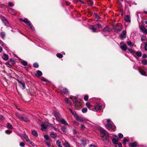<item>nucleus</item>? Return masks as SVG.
<instances>
[{"instance_id":"nucleus-1","label":"nucleus","mask_w":147,"mask_h":147,"mask_svg":"<svg viewBox=\"0 0 147 147\" xmlns=\"http://www.w3.org/2000/svg\"><path fill=\"white\" fill-rule=\"evenodd\" d=\"M100 132L101 134V137L103 139L104 141L106 143L108 142H109V135L108 132L103 129H100Z\"/></svg>"},{"instance_id":"nucleus-2","label":"nucleus","mask_w":147,"mask_h":147,"mask_svg":"<svg viewBox=\"0 0 147 147\" xmlns=\"http://www.w3.org/2000/svg\"><path fill=\"white\" fill-rule=\"evenodd\" d=\"M102 109L101 104L99 103H97L94 106H93V111H95L101 110Z\"/></svg>"},{"instance_id":"nucleus-3","label":"nucleus","mask_w":147,"mask_h":147,"mask_svg":"<svg viewBox=\"0 0 147 147\" xmlns=\"http://www.w3.org/2000/svg\"><path fill=\"white\" fill-rule=\"evenodd\" d=\"M18 118L21 120H23L26 122H28L29 121L28 118L25 115H17Z\"/></svg>"},{"instance_id":"nucleus-4","label":"nucleus","mask_w":147,"mask_h":147,"mask_svg":"<svg viewBox=\"0 0 147 147\" xmlns=\"http://www.w3.org/2000/svg\"><path fill=\"white\" fill-rule=\"evenodd\" d=\"M17 81L20 84V87L23 90L25 89L26 85L24 83L19 80H18Z\"/></svg>"},{"instance_id":"nucleus-5","label":"nucleus","mask_w":147,"mask_h":147,"mask_svg":"<svg viewBox=\"0 0 147 147\" xmlns=\"http://www.w3.org/2000/svg\"><path fill=\"white\" fill-rule=\"evenodd\" d=\"M140 30L144 33L147 34V29H146L144 26H140Z\"/></svg>"},{"instance_id":"nucleus-6","label":"nucleus","mask_w":147,"mask_h":147,"mask_svg":"<svg viewBox=\"0 0 147 147\" xmlns=\"http://www.w3.org/2000/svg\"><path fill=\"white\" fill-rule=\"evenodd\" d=\"M23 21L29 26H30L31 24V22L27 18L25 19Z\"/></svg>"},{"instance_id":"nucleus-7","label":"nucleus","mask_w":147,"mask_h":147,"mask_svg":"<svg viewBox=\"0 0 147 147\" xmlns=\"http://www.w3.org/2000/svg\"><path fill=\"white\" fill-rule=\"evenodd\" d=\"M126 31L123 30L120 36L121 38H125L126 37Z\"/></svg>"},{"instance_id":"nucleus-8","label":"nucleus","mask_w":147,"mask_h":147,"mask_svg":"<svg viewBox=\"0 0 147 147\" xmlns=\"http://www.w3.org/2000/svg\"><path fill=\"white\" fill-rule=\"evenodd\" d=\"M125 20L126 22H129L130 23L131 22L130 17L129 15H127L125 16Z\"/></svg>"},{"instance_id":"nucleus-9","label":"nucleus","mask_w":147,"mask_h":147,"mask_svg":"<svg viewBox=\"0 0 147 147\" xmlns=\"http://www.w3.org/2000/svg\"><path fill=\"white\" fill-rule=\"evenodd\" d=\"M119 26V24H117L114 27V28L115 31L118 32H119L120 30H121V27H118Z\"/></svg>"},{"instance_id":"nucleus-10","label":"nucleus","mask_w":147,"mask_h":147,"mask_svg":"<svg viewBox=\"0 0 147 147\" xmlns=\"http://www.w3.org/2000/svg\"><path fill=\"white\" fill-rule=\"evenodd\" d=\"M74 116L75 118L76 119V120L78 121H79L80 122H82L83 121V119L81 118H80L78 116L76 115V114H75V115H74Z\"/></svg>"},{"instance_id":"nucleus-11","label":"nucleus","mask_w":147,"mask_h":147,"mask_svg":"<svg viewBox=\"0 0 147 147\" xmlns=\"http://www.w3.org/2000/svg\"><path fill=\"white\" fill-rule=\"evenodd\" d=\"M24 137L27 142H28L29 144H32V142L30 141L29 138L26 135H25L24 136Z\"/></svg>"},{"instance_id":"nucleus-12","label":"nucleus","mask_w":147,"mask_h":147,"mask_svg":"<svg viewBox=\"0 0 147 147\" xmlns=\"http://www.w3.org/2000/svg\"><path fill=\"white\" fill-rule=\"evenodd\" d=\"M60 122L63 124L66 125H69L66 121L63 118H62L60 119Z\"/></svg>"},{"instance_id":"nucleus-13","label":"nucleus","mask_w":147,"mask_h":147,"mask_svg":"<svg viewBox=\"0 0 147 147\" xmlns=\"http://www.w3.org/2000/svg\"><path fill=\"white\" fill-rule=\"evenodd\" d=\"M50 136L53 138H55L57 137V134L55 133L51 132L50 134Z\"/></svg>"},{"instance_id":"nucleus-14","label":"nucleus","mask_w":147,"mask_h":147,"mask_svg":"<svg viewBox=\"0 0 147 147\" xmlns=\"http://www.w3.org/2000/svg\"><path fill=\"white\" fill-rule=\"evenodd\" d=\"M110 28L108 26H106L103 29V31L104 32H109L110 31Z\"/></svg>"},{"instance_id":"nucleus-15","label":"nucleus","mask_w":147,"mask_h":147,"mask_svg":"<svg viewBox=\"0 0 147 147\" xmlns=\"http://www.w3.org/2000/svg\"><path fill=\"white\" fill-rule=\"evenodd\" d=\"M86 106L90 110L93 111V106L91 105L90 104H86Z\"/></svg>"},{"instance_id":"nucleus-16","label":"nucleus","mask_w":147,"mask_h":147,"mask_svg":"<svg viewBox=\"0 0 147 147\" xmlns=\"http://www.w3.org/2000/svg\"><path fill=\"white\" fill-rule=\"evenodd\" d=\"M2 20L4 23L5 25V26H7L8 24V21L5 19V18H2Z\"/></svg>"},{"instance_id":"nucleus-17","label":"nucleus","mask_w":147,"mask_h":147,"mask_svg":"<svg viewBox=\"0 0 147 147\" xmlns=\"http://www.w3.org/2000/svg\"><path fill=\"white\" fill-rule=\"evenodd\" d=\"M32 134L34 136L36 137L38 136V134H37V131L35 130L32 131Z\"/></svg>"},{"instance_id":"nucleus-18","label":"nucleus","mask_w":147,"mask_h":147,"mask_svg":"<svg viewBox=\"0 0 147 147\" xmlns=\"http://www.w3.org/2000/svg\"><path fill=\"white\" fill-rule=\"evenodd\" d=\"M105 126L108 129H111L113 127L112 125L109 123H107Z\"/></svg>"},{"instance_id":"nucleus-19","label":"nucleus","mask_w":147,"mask_h":147,"mask_svg":"<svg viewBox=\"0 0 147 147\" xmlns=\"http://www.w3.org/2000/svg\"><path fill=\"white\" fill-rule=\"evenodd\" d=\"M120 48L123 50L126 51L127 49V47L125 44L123 45L120 47Z\"/></svg>"},{"instance_id":"nucleus-20","label":"nucleus","mask_w":147,"mask_h":147,"mask_svg":"<svg viewBox=\"0 0 147 147\" xmlns=\"http://www.w3.org/2000/svg\"><path fill=\"white\" fill-rule=\"evenodd\" d=\"M3 58L4 60H7L8 59V55L5 54H4L3 57Z\"/></svg>"},{"instance_id":"nucleus-21","label":"nucleus","mask_w":147,"mask_h":147,"mask_svg":"<svg viewBox=\"0 0 147 147\" xmlns=\"http://www.w3.org/2000/svg\"><path fill=\"white\" fill-rule=\"evenodd\" d=\"M50 127L51 128V129H53L56 131H59V129L57 128L56 127L53 126L52 125H50Z\"/></svg>"},{"instance_id":"nucleus-22","label":"nucleus","mask_w":147,"mask_h":147,"mask_svg":"<svg viewBox=\"0 0 147 147\" xmlns=\"http://www.w3.org/2000/svg\"><path fill=\"white\" fill-rule=\"evenodd\" d=\"M61 91L62 93H63L65 94H67L68 92L66 88H63L62 90H61Z\"/></svg>"},{"instance_id":"nucleus-23","label":"nucleus","mask_w":147,"mask_h":147,"mask_svg":"<svg viewBox=\"0 0 147 147\" xmlns=\"http://www.w3.org/2000/svg\"><path fill=\"white\" fill-rule=\"evenodd\" d=\"M41 129L43 131L45 130L47 128V126L44 124H42L41 125Z\"/></svg>"},{"instance_id":"nucleus-24","label":"nucleus","mask_w":147,"mask_h":147,"mask_svg":"<svg viewBox=\"0 0 147 147\" xmlns=\"http://www.w3.org/2000/svg\"><path fill=\"white\" fill-rule=\"evenodd\" d=\"M89 28L92 30L93 32H95L96 31V28H95L94 26H92L89 27Z\"/></svg>"},{"instance_id":"nucleus-25","label":"nucleus","mask_w":147,"mask_h":147,"mask_svg":"<svg viewBox=\"0 0 147 147\" xmlns=\"http://www.w3.org/2000/svg\"><path fill=\"white\" fill-rule=\"evenodd\" d=\"M56 144L59 146V147H63L61 145V143L59 140H58L57 141Z\"/></svg>"},{"instance_id":"nucleus-26","label":"nucleus","mask_w":147,"mask_h":147,"mask_svg":"<svg viewBox=\"0 0 147 147\" xmlns=\"http://www.w3.org/2000/svg\"><path fill=\"white\" fill-rule=\"evenodd\" d=\"M64 145L65 147H70V145L67 141H65L64 143Z\"/></svg>"},{"instance_id":"nucleus-27","label":"nucleus","mask_w":147,"mask_h":147,"mask_svg":"<svg viewBox=\"0 0 147 147\" xmlns=\"http://www.w3.org/2000/svg\"><path fill=\"white\" fill-rule=\"evenodd\" d=\"M21 63L24 66H26L28 64V63L26 61L24 60L21 61Z\"/></svg>"},{"instance_id":"nucleus-28","label":"nucleus","mask_w":147,"mask_h":147,"mask_svg":"<svg viewBox=\"0 0 147 147\" xmlns=\"http://www.w3.org/2000/svg\"><path fill=\"white\" fill-rule=\"evenodd\" d=\"M61 129L63 132H66L67 131V129L64 126H62Z\"/></svg>"},{"instance_id":"nucleus-29","label":"nucleus","mask_w":147,"mask_h":147,"mask_svg":"<svg viewBox=\"0 0 147 147\" xmlns=\"http://www.w3.org/2000/svg\"><path fill=\"white\" fill-rule=\"evenodd\" d=\"M112 142L115 144H118V141L115 138H113L112 139Z\"/></svg>"},{"instance_id":"nucleus-30","label":"nucleus","mask_w":147,"mask_h":147,"mask_svg":"<svg viewBox=\"0 0 147 147\" xmlns=\"http://www.w3.org/2000/svg\"><path fill=\"white\" fill-rule=\"evenodd\" d=\"M73 102L75 105H76L78 102L79 101L76 98H74Z\"/></svg>"},{"instance_id":"nucleus-31","label":"nucleus","mask_w":147,"mask_h":147,"mask_svg":"<svg viewBox=\"0 0 147 147\" xmlns=\"http://www.w3.org/2000/svg\"><path fill=\"white\" fill-rule=\"evenodd\" d=\"M130 147H136L137 145L136 143H133L130 144Z\"/></svg>"},{"instance_id":"nucleus-32","label":"nucleus","mask_w":147,"mask_h":147,"mask_svg":"<svg viewBox=\"0 0 147 147\" xmlns=\"http://www.w3.org/2000/svg\"><path fill=\"white\" fill-rule=\"evenodd\" d=\"M136 55L137 56L140 57L142 55V53L140 52L137 51L136 53Z\"/></svg>"},{"instance_id":"nucleus-33","label":"nucleus","mask_w":147,"mask_h":147,"mask_svg":"<svg viewBox=\"0 0 147 147\" xmlns=\"http://www.w3.org/2000/svg\"><path fill=\"white\" fill-rule=\"evenodd\" d=\"M0 35L2 38L4 39L5 37V34L4 32H2L0 33Z\"/></svg>"},{"instance_id":"nucleus-34","label":"nucleus","mask_w":147,"mask_h":147,"mask_svg":"<svg viewBox=\"0 0 147 147\" xmlns=\"http://www.w3.org/2000/svg\"><path fill=\"white\" fill-rule=\"evenodd\" d=\"M7 127L9 129H12L13 128V127L12 126V125L9 123H8L7 124Z\"/></svg>"},{"instance_id":"nucleus-35","label":"nucleus","mask_w":147,"mask_h":147,"mask_svg":"<svg viewBox=\"0 0 147 147\" xmlns=\"http://www.w3.org/2000/svg\"><path fill=\"white\" fill-rule=\"evenodd\" d=\"M127 43L129 46L130 47L132 48L133 45L132 44V43L131 42H127Z\"/></svg>"},{"instance_id":"nucleus-36","label":"nucleus","mask_w":147,"mask_h":147,"mask_svg":"<svg viewBox=\"0 0 147 147\" xmlns=\"http://www.w3.org/2000/svg\"><path fill=\"white\" fill-rule=\"evenodd\" d=\"M142 63L143 65H146L147 64V60L144 59L142 61Z\"/></svg>"},{"instance_id":"nucleus-37","label":"nucleus","mask_w":147,"mask_h":147,"mask_svg":"<svg viewBox=\"0 0 147 147\" xmlns=\"http://www.w3.org/2000/svg\"><path fill=\"white\" fill-rule=\"evenodd\" d=\"M146 39V36L143 35L141 37V40L142 42L144 41Z\"/></svg>"},{"instance_id":"nucleus-38","label":"nucleus","mask_w":147,"mask_h":147,"mask_svg":"<svg viewBox=\"0 0 147 147\" xmlns=\"http://www.w3.org/2000/svg\"><path fill=\"white\" fill-rule=\"evenodd\" d=\"M57 57L59 58H61L63 57V55L60 53H57Z\"/></svg>"},{"instance_id":"nucleus-39","label":"nucleus","mask_w":147,"mask_h":147,"mask_svg":"<svg viewBox=\"0 0 147 147\" xmlns=\"http://www.w3.org/2000/svg\"><path fill=\"white\" fill-rule=\"evenodd\" d=\"M127 51L131 53H133L134 52V51L132 49V48H128L127 49Z\"/></svg>"},{"instance_id":"nucleus-40","label":"nucleus","mask_w":147,"mask_h":147,"mask_svg":"<svg viewBox=\"0 0 147 147\" xmlns=\"http://www.w3.org/2000/svg\"><path fill=\"white\" fill-rule=\"evenodd\" d=\"M140 73L143 76H145L146 73L145 71L143 70H141L139 71Z\"/></svg>"},{"instance_id":"nucleus-41","label":"nucleus","mask_w":147,"mask_h":147,"mask_svg":"<svg viewBox=\"0 0 147 147\" xmlns=\"http://www.w3.org/2000/svg\"><path fill=\"white\" fill-rule=\"evenodd\" d=\"M45 143L46 145L48 147H50L51 145L50 143L49 142H47L45 141Z\"/></svg>"},{"instance_id":"nucleus-42","label":"nucleus","mask_w":147,"mask_h":147,"mask_svg":"<svg viewBox=\"0 0 147 147\" xmlns=\"http://www.w3.org/2000/svg\"><path fill=\"white\" fill-rule=\"evenodd\" d=\"M9 12H10L12 14L14 15L15 13V12L11 9H9Z\"/></svg>"},{"instance_id":"nucleus-43","label":"nucleus","mask_w":147,"mask_h":147,"mask_svg":"<svg viewBox=\"0 0 147 147\" xmlns=\"http://www.w3.org/2000/svg\"><path fill=\"white\" fill-rule=\"evenodd\" d=\"M87 111V109L86 108H84L82 109V111L83 113H85Z\"/></svg>"},{"instance_id":"nucleus-44","label":"nucleus","mask_w":147,"mask_h":147,"mask_svg":"<svg viewBox=\"0 0 147 147\" xmlns=\"http://www.w3.org/2000/svg\"><path fill=\"white\" fill-rule=\"evenodd\" d=\"M37 74L39 76H41L42 75V73L41 71L39 70H38L37 71Z\"/></svg>"},{"instance_id":"nucleus-45","label":"nucleus","mask_w":147,"mask_h":147,"mask_svg":"<svg viewBox=\"0 0 147 147\" xmlns=\"http://www.w3.org/2000/svg\"><path fill=\"white\" fill-rule=\"evenodd\" d=\"M129 141V140L127 139L126 138H124L123 139V143L124 144H126L127 142H128Z\"/></svg>"},{"instance_id":"nucleus-46","label":"nucleus","mask_w":147,"mask_h":147,"mask_svg":"<svg viewBox=\"0 0 147 147\" xmlns=\"http://www.w3.org/2000/svg\"><path fill=\"white\" fill-rule=\"evenodd\" d=\"M69 110L74 116L75 115L76 113L75 111H73L71 109H69Z\"/></svg>"},{"instance_id":"nucleus-47","label":"nucleus","mask_w":147,"mask_h":147,"mask_svg":"<svg viewBox=\"0 0 147 147\" xmlns=\"http://www.w3.org/2000/svg\"><path fill=\"white\" fill-rule=\"evenodd\" d=\"M44 138L47 140H49L50 139L49 138V136L47 135H45L44 136Z\"/></svg>"},{"instance_id":"nucleus-48","label":"nucleus","mask_w":147,"mask_h":147,"mask_svg":"<svg viewBox=\"0 0 147 147\" xmlns=\"http://www.w3.org/2000/svg\"><path fill=\"white\" fill-rule=\"evenodd\" d=\"M9 62L11 63L14 64L15 63V61L12 59H10L9 60Z\"/></svg>"},{"instance_id":"nucleus-49","label":"nucleus","mask_w":147,"mask_h":147,"mask_svg":"<svg viewBox=\"0 0 147 147\" xmlns=\"http://www.w3.org/2000/svg\"><path fill=\"white\" fill-rule=\"evenodd\" d=\"M33 66L36 68H37L38 67V65L37 63H35L33 64Z\"/></svg>"},{"instance_id":"nucleus-50","label":"nucleus","mask_w":147,"mask_h":147,"mask_svg":"<svg viewBox=\"0 0 147 147\" xmlns=\"http://www.w3.org/2000/svg\"><path fill=\"white\" fill-rule=\"evenodd\" d=\"M20 145L21 147H24L25 146V144L23 142H20Z\"/></svg>"},{"instance_id":"nucleus-51","label":"nucleus","mask_w":147,"mask_h":147,"mask_svg":"<svg viewBox=\"0 0 147 147\" xmlns=\"http://www.w3.org/2000/svg\"><path fill=\"white\" fill-rule=\"evenodd\" d=\"M119 137L120 138H123V135L121 133H119L118 134Z\"/></svg>"},{"instance_id":"nucleus-52","label":"nucleus","mask_w":147,"mask_h":147,"mask_svg":"<svg viewBox=\"0 0 147 147\" xmlns=\"http://www.w3.org/2000/svg\"><path fill=\"white\" fill-rule=\"evenodd\" d=\"M0 119L1 120H4L5 119L3 116L2 115H0Z\"/></svg>"},{"instance_id":"nucleus-53","label":"nucleus","mask_w":147,"mask_h":147,"mask_svg":"<svg viewBox=\"0 0 147 147\" xmlns=\"http://www.w3.org/2000/svg\"><path fill=\"white\" fill-rule=\"evenodd\" d=\"M95 18L96 21H97L99 19V17L96 14H95L94 16Z\"/></svg>"},{"instance_id":"nucleus-54","label":"nucleus","mask_w":147,"mask_h":147,"mask_svg":"<svg viewBox=\"0 0 147 147\" xmlns=\"http://www.w3.org/2000/svg\"><path fill=\"white\" fill-rule=\"evenodd\" d=\"M88 96H85L84 98V99L86 101H87L88 100Z\"/></svg>"},{"instance_id":"nucleus-55","label":"nucleus","mask_w":147,"mask_h":147,"mask_svg":"<svg viewBox=\"0 0 147 147\" xmlns=\"http://www.w3.org/2000/svg\"><path fill=\"white\" fill-rule=\"evenodd\" d=\"M29 26L30 27V28L32 31L34 30V28L33 27V26L32 25V24H31V25H30Z\"/></svg>"},{"instance_id":"nucleus-56","label":"nucleus","mask_w":147,"mask_h":147,"mask_svg":"<svg viewBox=\"0 0 147 147\" xmlns=\"http://www.w3.org/2000/svg\"><path fill=\"white\" fill-rule=\"evenodd\" d=\"M65 101L66 103H69V100L68 98H66L65 99Z\"/></svg>"},{"instance_id":"nucleus-57","label":"nucleus","mask_w":147,"mask_h":147,"mask_svg":"<svg viewBox=\"0 0 147 147\" xmlns=\"http://www.w3.org/2000/svg\"><path fill=\"white\" fill-rule=\"evenodd\" d=\"M41 80L44 82H47V80L44 77H42Z\"/></svg>"},{"instance_id":"nucleus-58","label":"nucleus","mask_w":147,"mask_h":147,"mask_svg":"<svg viewBox=\"0 0 147 147\" xmlns=\"http://www.w3.org/2000/svg\"><path fill=\"white\" fill-rule=\"evenodd\" d=\"M5 132L7 134H10L11 133L10 131L9 130H6L5 131Z\"/></svg>"},{"instance_id":"nucleus-59","label":"nucleus","mask_w":147,"mask_h":147,"mask_svg":"<svg viewBox=\"0 0 147 147\" xmlns=\"http://www.w3.org/2000/svg\"><path fill=\"white\" fill-rule=\"evenodd\" d=\"M144 49L145 51H147V43H146L144 45Z\"/></svg>"},{"instance_id":"nucleus-60","label":"nucleus","mask_w":147,"mask_h":147,"mask_svg":"<svg viewBox=\"0 0 147 147\" xmlns=\"http://www.w3.org/2000/svg\"><path fill=\"white\" fill-rule=\"evenodd\" d=\"M147 57V55L145 54H144L142 56V57L143 58H145Z\"/></svg>"},{"instance_id":"nucleus-61","label":"nucleus","mask_w":147,"mask_h":147,"mask_svg":"<svg viewBox=\"0 0 147 147\" xmlns=\"http://www.w3.org/2000/svg\"><path fill=\"white\" fill-rule=\"evenodd\" d=\"M85 127L84 125H82L81 127V129L83 130L85 128Z\"/></svg>"},{"instance_id":"nucleus-62","label":"nucleus","mask_w":147,"mask_h":147,"mask_svg":"<svg viewBox=\"0 0 147 147\" xmlns=\"http://www.w3.org/2000/svg\"><path fill=\"white\" fill-rule=\"evenodd\" d=\"M73 133L74 135L76 134L77 133V132L76 131V129H73Z\"/></svg>"},{"instance_id":"nucleus-63","label":"nucleus","mask_w":147,"mask_h":147,"mask_svg":"<svg viewBox=\"0 0 147 147\" xmlns=\"http://www.w3.org/2000/svg\"><path fill=\"white\" fill-rule=\"evenodd\" d=\"M97 26L98 28H102V26L101 25L99 24H97Z\"/></svg>"},{"instance_id":"nucleus-64","label":"nucleus","mask_w":147,"mask_h":147,"mask_svg":"<svg viewBox=\"0 0 147 147\" xmlns=\"http://www.w3.org/2000/svg\"><path fill=\"white\" fill-rule=\"evenodd\" d=\"M8 5L9 6H12L13 5V4L11 2H9L8 3Z\"/></svg>"}]
</instances>
